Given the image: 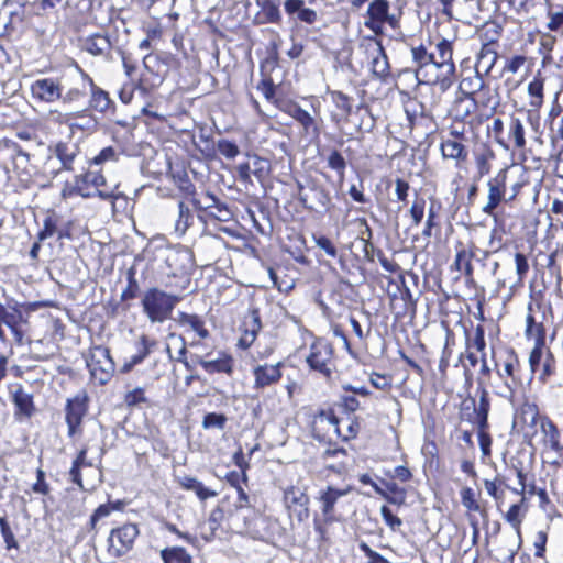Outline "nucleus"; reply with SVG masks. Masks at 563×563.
<instances>
[{
	"label": "nucleus",
	"instance_id": "obj_1",
	"mask_svg": "<svg viewBox=\"0 0 563 563\" xmlns=\"http://www.w3.org/2000/svg\"><path fill=\"white\" fill-rule=\"evenodd\" d=\"M180 300V296L168 294L158 287H151L144 291L141 306L152 323H163L170 318Z\"/></svg>",
	"mask_w": 563,
	"mask_h": 563
},
{
	"label": "nucleus",
	"instance_id": "obj_2",
	"mask_svg": "<svg viewBox=\"0 0 563 563\" xmlns=\"http://www.w3.org/2000/svg\"><path fill=\"white\" fill-rule=\"evenodd\" d=\"M438 58L435 57V69L438 73L426 79L429 84H439L442 90L452 85V77L455 73V65L452 60V43L441 40L437 44Z\"/></svg>",
	"mask_w": 563,
	"mask_h": 563
},
{
	"label": "nucleus",
	"instance_id": "obj_3",
	"mask_svg": "<svg viewBox=\"0 0 563 563\" xmlns=\"http://www.w3.org/2000/svg\"><path fill=\"white\" fill-rule=\"evenodd\" d=\"M87 366L92 378L100 385L107 384L115 369L109 349L103 346H96L91 350L87 358Z\"/></svg>",
	"mask_w": 563,
	"mask_h": 563
},
{
	"label": "nucleus",
	"instance_id": "obj_4",
	"mask_svg": "<svg viewBox=\"0 0 563 563\" xmlns=\"http://www.w3.org/2000/svg\"><path fill=\"white\" fill-rule=\"evenodd\" d=\"M298 197L305 208L318 210L327 208L331 201L329 192L316 179H308L306 184L298 183Z\"/></svg>",
	"mask_w": 563,
	"mask_h": 563
},
{
	"label": "nucleus",
	"instance_id": "obj_5",
	"mask_svg": "<svg viewBox=\"0 0 563 563\" xmlns=\"http://www.w3.org/2000/svg\"><path fill=\"white\" fill-rule=\"evenodd\" d=\"M139 533L137 526L133 523L112 529L108 539L109 552L115 558L126 554L133 548Z\"/></svg>",
	"mask_w": 563,
	"mask_h": 563
},
{
	"label": "nucleus",
	"instance_id": "obj_6",
	"mask_svg": "<svg viewBox=\"0 0 563 563\" xmlns=\"http://www.w3.org/2000/svg\"><path fill=\"white\" fill-rule=\"evenodd\" d=\"M332 354V346L322 340H318L310 346L307 363L312 369L318 371L325 377H330L333 366Z\"/></svg>",
	"mask_w": 563,
	"mask_h": 563
},
{
	"label": "nucleus",
	"instance_id": "obj_7",
	"mask_svg": "<svg viewBox=\"0 0 563 563\" xmlns=\"http://www.w3.org/2000/svg\"><path fill=\"white\" fill-rule=\"evenodd\" d=\"M284 503L286 508L292 512L298 521L302 522L309 518V496L306 488L289 486L284 490Z\"/></svg>",
	"mask_w": 563,
	"mask_h": 563
},
{
	"label": "nucleus",
	"instance_id": "obj_8",
	"mask_svg": "<svg viewBox=\"0 0 563 563\" xmlns=\"http://www.w3.org/2000/svg\"><path fill=\"white\" fill-rule=\"evenodd\" d=\"M506 180H507V169H501L497 173L495 177L488 180V196L487 202L482 208L483 212L496 217L495 210L499 206V203L505 198L506 194Z\"/></svg>",
	"mask_w": 563,
	"mask_h": 563
},
{
	"label": "nucleus",
	"instance_id": "obj_9",
	"mask_svg": "<svg viewBox=\"0 0 563 563\" xmlns=\"http://www.w3.org/2000/svg\"><path fill=\"white\" fill-rule=\"evenodd\" d=\"M48 153H52L56 157L60 168H64L65 172H73L80 154V147L73 141H59L49 145Z\"/></svg>",
	"mask_w": 563,
	"mask_h": 563
},
{
	"label": "nucleus",
	"instance_id": "obj_10",
	"mask_svg": "<svg viewBox=\"0 0 563 563\" xmlns=\"http://www.w3.org/2000/svg\"><path fill=\"white\" fill-rule=\"evenodd\" d=\"M389 3L387 0H374L369 3L367 9V14L369 18V22H366L365 25L376 31L384 23H388L390 26H396L398 20L395 15H390L389 13Z\"/></svg>",
	"mask_w": 563,
	"mask_h": 563
},
{
	"label": "nucleus",
	"instance_id": "obj_11",
	"mask_svg": "<svg viewBox=\"0 0 563 563\" xmlns=\"http://www.w3.org/2000/svg\"><path fill=\"white\" fill-rule=\"evenodd\" d=\"M242 328L243 333L238 342V346L246 350L254 343L262 329L261 316L257 308L251 307L249 309L247 314L244 317Z\"/></svg>",
	"mask_w": 563,
	"mask_h": 563
},
{
	"label": "nucleus",
	"instance_id": "obj_12",
	"mask_svg": "<svg viewBox=\"0 0 563 563\" xmlns=\"http://www.w3.org/2000/svg\"><path fill=\"white\" fill-rule=\"evenodd\" d=\"M86 412L87 406L84 397L75 396L74 398L67 400L66 423L68 426L69 437H74L80 432L79 427Z\"/></svg>",
	"mask_w": 563,
	"mask_h": 563
},
{
	"label": "nucleus",
	"instance_id": "obj_13",
	"mask_svg": "<svg viewBox=\"0 0 563 563\" xmlns=\"http://www.w3.org/2000/svg\"><path fill=\"white\" fill-rule=\"evenodd\" d=\"M366 51L372 57L373 74L378 78L387 77L389 75V62L380 41L369 40Z\"/></svg>",
	"mask_w": 563,
	"mask_h": 563
},
{
	"label": "nucleus",
	"instance_id": "obj_14",
	"mask_svg": "<svg viewBox=\"0 0 563 563\" xmlns=\"http://www.w3.org/2000/svg\"><path fill=\"white\" fill-rule=\"evenodd\" d=\"M31 92L34 98L45 102H54L62 96V86L52 78L37 79L32 84Z\"/></svg>",
	"mask_w": 563,
	"mask_h": 563
},
{
	"label": "nucleus",
	"instance_id": "obj_15",
	"mask_svg": "<svg viewBox=\"0 0 563 563\" xmlns=\"http://www.w3.org/2000/svg\"><path fill=\"white\" fill-rule=\"evenodd\" d=\"M280 367L282 363L255 366L253 368V375L255 378L254 387L256 389H262L278 383L282 378Z\"/></svg>",
	"mask_w": 563,
	"mask_h": 563
},
{
	"label": "nucleus",
	"instance_id": "obj_16",
	"mask_svg": "<svg viewBox=\"0 0 563 563\" xmlns=\"http://www.w3.org/2000/svg\"><path fill=\"white\" fill-rule=\"evenodd\" d=\"M283 110L302 126L303 132L307 135H319L320 129L316 119L299 104L291 102L288 103Z\"/></svg>",
	"mask_w": 563,
	"mask_h": 563
},
{
	"label": "nucleus",
	"instance_id": "obj_17",
	"mask_svg": "<svg viewBox=\"0 0 563 563\" xmlns=\"http://www.w3.org/2000/svg\"><path fill=\"white\" fill-rule=\"evenodd\" d=\"M478 388L477 393L479 395L478 402H475V399H471L474 406V412L476 416V424L478 429H486L488 426V412L490 409L489 394L485 388V383L482 377L477 378Z\"/></svg>",
	"mask_w": 563,
	"mask_h": 563
},
{
	"label": "nucleus",
	"instance_id": "obj_18",
	"mask_svg": "<svg viewBox=\"0 0 563 563\" xmlns=\"http://www.w3.org/2000/svg\"><path fill=\"white\" fill-rule=\"evenodd\" d=\"M347 489H338L329 486L324 492L320 495L321 510L324 517L325 522L338 521V517L335 516L334 506L338 499L347 494Z\"/></svg>",
	"mask_w": 563,
	"mask_h": 563
},
{
	"label": "nucleus",
	"instance_id": "obj_19",
	"mask_svg": "<svg viewBox=\"0 0 563 563\" xmlns=\"http://www.w3.org/2000/svg\"><path fill=\"white\" fill-rule=\"evenodd\" d=\"M192 358L208 374L225 373L230 375L233 371V360L225 353H219V357L214 360H206L199 355H194Z\"/></svg>",
	"mask_w": 563,
	"mask_h": 563
},
{
	"label": "nucleus",
	"instance_id": "obj_20",
	"mask_svg": "<svg viewBox=\"0 0 563 563\" xmlns=\"http://www.w3.org/2000/svg\"><path fill=\"white\" fill-rule=\"evenodd\" d=\"M284 8L288 15H296L298 21L306 24H314L318 21V13L310 8H306L303 0H286Z\"/></svg>",
	"mask_w": 563,
	"mask_h": 563
},
{
	"label": "nucleus",
	"instance_id": "obj_21",
	"mask_svg": "<svg viewBox=\"0 0 563 563\" xmlns=\"http://www.w3.org/2000/svg\"><path fill=\"white\" fill-rule=\"evenodd\" d=\"M496 40H492L489 43H486L482 46L475 65V71L481 75H487L496 64L498 58V54L494 48V42Z\"/></svg>",
	"mask_w": 563,
	"mask_h": 563
},
{
	"label": "nucleus",
	"instance_id": "obj_22",
	"mask_svg": "<svg viewBox=\"0 0 563 563\" xmlns=\"http://www.w3.org/2000/svg\"><path fill=\"white\" fill-rule=\"evenodd\" d=\"M157 346L155 340L150 339L146 335H141L137 342V352L131 356L129 362H125L122 366V372H130L135 365L142 363L145 357Z\"/></svg>",
	"mask_w": 563,
	"mask_h": 563
},
{
	"label": "nucleus",
	"instance_id": "obj_23",
	"mask_svg": "<svg viewBox=\"0 0 563 563\" xmlns=\"http://www.w3.org/2000/svg\"><path fill=\"white\" fill-rule=\"evenodd\" d=\"M440 148L443 158L454 159L456 164L467 159L468 152L462 141L443 139Z\"/></svg>",
	"mask_w": 563,
	"mask_h": 563
},
{
	"label": "nucleus",
	"instance_id": "obj_24",
	"mask_svg": "<svg viewBox=\"0 0 563 563\" xmlns=\"http://www.w3.org/2000/svg\"><path fill=\"white\" fill-rule=\"evenodd\" d=\"M411 55L413 62L418 65L416 76L420 80V76L427 67L435 69V55L428 53L423 45L412 47Z\"/></svg>",
	"mask_w": 563,
	"mask_h": 563
},
{
	"label": "nucleus",
	"instance_id": "obj_25",
	"mask_svg": "<svg viewBox=\"0 0 563 563\" xmlns=\"http://www.w3.org/2000/svg\"><path fill=\"white\" fill-rule=\"evenodd\" d=\"M85 49L95 56L106 55L111 51V42L104 34H93L86 38Z\"/></svg>",
	"mask_w": 563,
	"mask_h": 563
},
{
	"label": "nucleus",
	"instance_id": "obj_26",
	"mask_svg": "<svg viewBox=\"0 0 563 563\" xmlns=\"http://www.w3.org/2000/svg\"><path fill=\"white\" fill-rule=\"evenodd\" d=\"M179 485L186 490H192L200 500H206L217 495L216 492L205 487L197 478L188 475L178 477Z\"/></svg>",
	"mask_w": 563,
	"mask_h": 563
},
{
	"label": "nucleus",
	"instance_id": "obj_27",
	"mask_svg": "<svg viewBox=\"0 0 563 563\" xmlns=\"http://www.w3.org/2000/svg\"><path fill=\"white\" fill-rule=\"evenodd\" d=\"M13 404L18 411L16 413L25 417H31L35 410L33 404V397L23 390L22 386H19L12 395Z\"/></svg>",
	"mask_w": 563,
	"mask_h": 563
},
{
	"label": "nucleus",
	"instance_id": "obj_28",
	"mask_svg": "<svg viewBox=\"0 0 563 563\" xmlns=\"http://www.w3.org/2000/svg\"><path fill=\"white\" fill-rule=\"evenodd\" d=\"M476 109V101L473 97H459L452 108V115L456 121H464Z\"/></svg>",
	"mask_w": 563,
	"mask_h": 563
},
{
	"label": "nucleus",
	"instance_id": "obj_29",
	"mask_svg": "<svg viewBox=\"0 0 563 563\" xmlns=\"http://www.w3.org/2000/svg\"><path fill=\"white\" fill-rule=\"evenodd\" d=\"M330 97L336 109L340 111L339 114H333L332 119L336 122H339L341 118L346 119L352 112L351 98L341 91H331Z\"/></svg>",
	"mask_w": 563,
	"mask_h": 563
},
{
	"label": "nucleus",
	"instance_id": "obj_30",
	"mask_svg": "<svg viewBox=\"0 0 563 563\" xmlns=\"http://www.w3.org/2000/svg\"><path fill=\"white\" fill-rule=\"evenodd\" d=\"M541 431L544 434L545 443L555 452H560L563 446L560 443V431L556 426L549 419L541 422Z\"/></svg>",
	"mask_w": 563,
	"mask_h": 563
},
{
	"label": "nucleus",
	"instance_id": "obj_31",
	"mask_svg": "<svg viewBox=\"0 0 563 563\" xmlns=\"http://www.w3.org/2000/svg\"><path fill=\"white\" fill-rule=\"evenodd\" d=\"M178 322L183 327H188L191 331H195L200 339H207L209 331L205 328V322L197 314H188L185 312L179 313Z\"/></svg>",
	"mask_w": 563,
	"mask_h": 563
},
{
	"label": "nucleus",
	"instance_id": "obj_32",
	"mask_svg": "<svg viewBox=\"0 0 563 563\" xmlns=\"http://www.w3.org/2000/svg\"><path fill=\"white\" fill-rule=\"evenodd\" d=\"M87 452L88 449L86 446L79 451L69 471L71 482L75 483L80 488H84L80 468L84 466H92V463L87 460Z\"/></svg>",
	"mask_w": 563,
	"mask_h": 563
},
{
	"label": "nucleus",
	"instance_id": "obj_33",
	"mask_svg": "<svg viewBox=\"0 0 563 563\" xmlns=\"http://www.w3.org/2000/svg\"><path fill=\"white\" fill-rule=\"evenodd\" d=\"M90 86H91V99L90 106L97 111L104 112L109 109L111 104V100L109 98L108 92L95 86L91 78L87 77Z\"/></svg>",
	"mask_w": 563,
	"mask_h": 563
},
{
	"label": "nucleus",
	"instance_id": "obj_34",
	"mask_svg": "<svg viewBox=\"0 0 563 563\" xmlns=\"http://www.w3.org/2000/svg\"><path fill=\"white\" fill-rule=\"evenodd\" d=\"M485 87L483 75L475 74L472 77L463 78L460 82L459 89L465 97H473L476 92Z\"/></svg>",
	"mask_w": 563,
	"mask_h": 563
},
{
	"label": "nucleus",
	"instance_id": "obj_35",
	"mask_svg": "<svg viewBox=\"0 0 563 563\" xmlns=\"http://www.w3.org/2000/svg\"><path fill=\"white\" fill-rule=\"evenodd\" d=\"M544 79L534 77L528 85L529 104L532 108H540L543 103Z\"/></svg>",
	"mask_w": 563,
	"mask_h": 563
},
{
	"label": "nucleus",
	"instance_id": "obj_36",
	"mask_svg": "<svg viewBox=\"0 0 563 563\" xmlns=\"http://www.w3.org/2000/svg\"><path fill=\"white\" fill-rule=\"evenodd\" d=\"M164 563H191V556L184 548H166L161 552Z\"/></svg>",
	"mask_w": 563,
	"mask_h": 563
},
{
	"label": "nucleus",
	"instance_id": "obj_37",
	"mask_svg": "<svg viewBox=\"0 0 563 563\" xmlns=\"http://www.w3.org/2000/svg\"><path fill=\"white\" fill-rule=\"evenodd\" d=\"M385 487L388 494L384 493L379 488H376V492L384 496L391 504L402 505L405 503L406 490L404 488L399 487L394 482L385 483Z\"/></svg>",
	"mask_w": 563,
	"mask_h": 563
},
{
	"label": "nucleus",
	"instance_id": "obj_38",
	"mask_svg": "<svg viewBox=\"0 0 563 563\" xmlns=\"http://www.w3.org/2000/svg\"><path fill=\"white\" fill-rule=\"evenodd\" d=\"M194 216L190 212L189 208L185 206L183 201L178 203V219L175 223V231L183 235L186 233L188 228L192 224Z\"/></svg>",
	"mask_w": 563,
	"mask_h": 563
},
{
	"label": "nucleus",
	"instance_id": "obj_39",
	"mask_svg": "<svg viewBox=\"0 0 563 563\" xmlns=\"http://www.w3.org/2000/svg\"><path fill=\"white\" fill-rule=\"evenodd\" d=\"M261 7L262 15L267 23H279L282 21V14L278 5L272 0H261L257 2Z\"/></svg>",
	"mask_w": 563,
	"mask_h": 563
},
{
	"label": "nucleus",
	"instance_id": "obj_40",
	"mask_svg": "<svg viewBox=\"0 0 563 563\" xmlns=\"http://www.w3.org/2000/svg\"><path fill=\"white\" fill-rule=\"evenodd\" d=\"M472 252L467 251L465 247H461L456 252V256L453 263V266L460 271L464 272L466 276H472L473 274V267L471 264L472 260Z\"/></svg>",
	"mask_w": 563,
	"mask_h": 563
},
{
	"label": "nucleus",
	"instance_id": "obj_41",
	"mask_svg": "<svg viewBox=\"0 0 563 563\" xmlns=\"http://www.w3.org/2000/svg\"><path fill=\"white\" fill-rule=\"evenodd\" d=\"M545 333L544 329L538 327V334L536 335V346L530 353L529 363L532 372H536V367L540 364L542 357V346L544 344Z\"/></svg>",
	"mask_w": 563,
	"mask_h": 563
},
{
	"label": "nucleus",
	"instance_id": "obj_42",
	"mask_svg": "<svg viewBox=\"0 0 563 563\" xmlns=\"http://www.w3.org/2000/svg\"><path fill=\"white\" fill-rule=\"evenodd\" d=\"M520 384V380L512 379L511 382H508V379H505L504 382L496 386L495 393L497 396L514 404L515 394L516 390L519 388Z\"/></svg>",
	"mask_w": 563,
	"mask_h": 563
},
{
	"label": "nucleus",
	"instance_id": "obj_43",
	"mask_svg": "<svg viewBox=\"0 0 563 563\" xmlns=\"http://www.w3.org/2000/svg\"><path fill=\"white\" fill-rule=\"evenodd\" d=\"M509 136L514 140L516 147L522 148L526 145L523 124L518 118H511Z\"/></svg>",
	"mask_w": 563,
	"mask_h": 563
},
{
	"label": "nucleus",
	"instance_id": "obj_44",
	"mask_svg": "<svg viewBox=\"0 0 563 563\" xmlns=\"http://www.w3.org/2000/svg\"><path fill=\"white\" fill-rule=\"evenodd\" d=\"M252 174L258 179L263 180L265 179L271 170L269 162L265 158H262L257 155L252 156V164H251Z\"/></svg>",
	"mask_w": 563,
	"mask_h": 563
},
{
	"label": "nucleus",
	"instance_id": "obj_45",
	"mask_svg": "<svg viewBox=\"0 0 563 563\" xmlns=\"http://www.w3.org/2000/svg\"><path fill=\"white\" fill-rule=\"evenodd\" d=\"M327 423L331 426L334 431L340 434L339 430V419L335 417V415L331 410H320L317 415H314L312 420L313 429L318 424Z\"/></svg>",
	"mask_w": 563,
	"mask_h": 563
},
{
	"label": "nucleus",
	"instance_id": "obj_46",
	"mask_svg": "<svg viewBox=\"0 0 563 563\" xmlns=\"http://www.w3.org/2000/svg\"><path fill=\"white\" fill-rule=\"evenodd\" d=\"M43 175L46 178H56L62 172H65L64 168H60L59 162L56 159V157L48 153V156L46 157L43 167H42Z\"/></svg>",
	"mask_w": 563,
	"mask_h": 563
},
{
	"label": "nucleus",
	"instance_id": "obj_47",
	"mask_svg": "<svg viewBox=\"0 0 563 563\" xmlns=\"http://www.w3.org/2000/svg\"><path fill=\"white\" fill-rule=\"evenodd\" d=\"M494 157H495V154L490 150H487V151L476 155L475 163H476L477 174L479 177H483L490 172V161L494 159Z\"/></svg>",
	"mask_w": 563,
	"mask_h": 563
},
{
	"label": "nucleus",
	"instance_id": "obj_48",
	"mask_svg": "<svg viewBox=\"0 0 563 563\" xmlns=\"http://www.w3.org/2000/svg\"><path fill=\"white\" fill-rule=\"evenodd\" d=\"M462 505L468 511L482 512V508L475 497V493L471 487H464L461 490Z\"/></svg>",
	"mask_w": 563,
	"mask_h": 563
},
{
	"label": "nucleus",
	"instance_id": "obj_49",
	"mask_svg": "<svg viewBox=\"0 0 563 563\" xmlns=\"http://www.w3.org/2000/svg\"><path fill=\"white\" fill-rule=\"evenodd\" d=\"M77 183L84 185L86 188L88 185H92L96 188L106 185V178L100 173L88 172L85 174L76 175Z\"/></svg>",
	"mask_w": 563,
	"mask_h": 563
},
{
	"label": "nucleus",
	"instance_id": "obj_50",
	"mask_svg": "<svg viewBox=\"0 0 563 563\" xmlns=\"http://www.w3.org/2000/svg\"><path fill=\"white\" fill-rule=\"evenodd\" d=\"M140 290L137 280L135 279V273L133 268L128 272V286L121 294V300L126 301L136 298Z\"/></svg>",
	"mask_w": 563,
	"mask_h": 563
},
{
	"label": "nucleus",
	"instance_id": "obj_51",
	"mask_svg": "<svg viewBox=\"0 0 563 563\" xmlns=\"http://www.w3.org/2000/svg\"><path fill=\"white\" fill-rule=\"evenodd\" d=\"M228 418L223 413L210 412L203 417L202 428L203 429H224Z\"/></svg>",
	"mask_w": 563,
	"mask_h": 563
},
{
	"label": "nucleus",
	"instance_id": "obj_52",
	"mask_svg": "<svg viewBox=\"0 0 563 563\" xmlns=\"http://www.w3.org/2000/svg\"><path fill=\"white\" fill-rule=\"evenodd\" d=\"M62 195L64 197H67V196H74V195H79L84 198H90L93 196V194H91L90 191H86V187L84 185H80L77 183V177L75 176L74 177V181L73 183H66L63 190H62Z\"/></svg>",
	"mask_w": 563,
	"mask_h": 563
},
{
	"label": "nucleus",
	"instance_id": "obj_53",
	"mask_svg": "<svg viewBox=\"0 0 563 563\" xmlns=\"http://www.w3.org/2000/svg\"><path fill=\"white\" fill-rule=\"evenodd\" d=\"M505 519L507 522H509L512 526V528L520 536V525L522 521L521 505L515 504V505L510 506V508L508 509V511L505 515Z\"/></svg>",
	"mask_w": 563,
	"mask_h": 563
},
{
	"label": "nucleus",
	"instance_id": "obj_54",
	"mask_svg": "<svg viewBox=\"0 0 563 563\" xmlns=\"http://www.w3.org/2000/svg\"><path fill=\"white\" fill-rule=\"evenodd\" d=\"M219 199L212 192H205L200 198H192V205L200 210H210L217 205Z\"/></svg>",
	"mask_w": 563,
	"mask_h": 563
},
{
	"label": "nucleus",
	"instance_id": "obj_55",
	"mask_svg": "<svg viewBox=\"0 0 563 563\" xmlns=\"http://www.w3.org/2000/svg\"><path fill=\"white\" fill-rule=\"evenodd\" d=\"M218 152L225 158L233 159L240 154L238 145L228 140H221L218 142Z\"/></svg>",
	"mask_w": 563,
	"mask_h": 563
},
{
	"label": "nucleus",
	"instance_id": "obj_56",
	"mask_svg": "<svg viewBox=\"0 0 563 563\" xmlns=\"http://www.w3.org/2000/svg\"><path fill=\"white\" fill-rule=\"evenodd\" d=\"M515 264H516V274H517V283L521 284L529 271V263L525 254L516 253L515 254Z\"/></svg>",
	"mask_w": 563,
	"mask_h": 563
},
{
	"label": "nucleus",
	"instance_id": "obj_57",
	"mask_svg": "<svg viewBox=\"0 0 563 563\" xmlns=\"http://www.w3.org/2000/svg\"><path fill=\"white\" fill-rule=\"evenodd\" d=\"M328 165L331 169L336 170L341 176H343L346 162L339 151L333 150L328 157Z\"/></svg>",
	"mask_w": 563,
	"mask_h": 563
},
{
	"label": "nucleus",
	"instance_id": "obj_58",
	"mask_svg": "<svg viewBox=\"0 0 563 563\" xmlns=\"http://www.w3.org/2000/svg\"><path fill=\"white\" fill-rule=\"evenodd\" d=\"M0 530L4 539L7 549L18 548V542L14 538L13 531L11 530L4 517H0Z\"/></svg>",
	"mask_w": 563,
	"mask_h": 563
},
{
	"label": "nucleus",
	"instance_id": "obj_59",
	"mask_svg": "<svg viewBox=\"0 0 563 563\" xmlns=\"http://www.w3.org/2000/svg\"><path fill=\"white\" fill-rule=\"evenodd\" d=\"M380 514H382V517H383L384 521L386 522V525L393 531H396L402 525L401 519L399 517L395 516L387 506H383L380 508Z\"/></svg>",
	"mask_w": 563,
	"mask_h": 563
},
{
	"label": "nucleus",
	"instance_id": "obj_60",
	"mask_svg": "<svg viewBox=\"0 0 563 563\" xmlns=\"http://www.w3.org/2000/svg\"><path fill=\"white\" fill-rule=\"evenodd\" d=\"M57 232L56 220L53 217H47L44 220L43 229L38 232V241H44Z\"/></svg>",
	"mask_w": 563,
	"mask_h": 563
},
{
	"label": "nucleus",
	"instance_id": "obj_61",
	"mask_svg": "<svg viewBox=\"0 0 563 563\" xmlns=\"http://www.w3.org/2000/svg\"><path fill=\"white\" fill-rule=\"evenodd\" d=\"M124 401L129 407L136 406L141 402L146 401V397L144 394V389L141 387L134 388L133 390L129 391L125 397Z\"/></svg>",
	"mask_w": 563,
	"mask_h": 563
},
{
	"label": "nucleus",
	"instance_id": "obj_62",
	"mask_svg": "<svg viewBox=\"0 0 563 563\" xmlns=\"http://www.w3.org/2000/svg\"><path fill=\"white\" fill-rule=\"evenodd\" d=\"M547 15L549 18L547 27L550 31H553V32L563 31V12H552L551 10H548Z\"/></svg>",
	"mask_w": 563,
	"mask_h": 563
},
{
	"label": "nucleus",
	"instance_id": "obj_63",
	"mask_svg": "<svg viewBox=\"0 0 563 563\" xmlns=\"http://www.w3.org/2000/svg\"><path fill=\"white\" fill-rule=\"evenodd\" d=\"M449 140L466 141L465 124L463 121H454L449 128Z\"/></svg>",
	"mask_w": 563,
	"mask_h": 563
},
{
	"label": "nucleus",
	"instance_id": "obj_64",
	"mask_svg": "<svg viewBox=\"0 0 563 563\" xmlns=\"http://www.w3.org/2000/svg\"><path fill=\"white\" fill-rule=\"evenodd\" d=\"M410 216L412 218L413 225L417 227L421 223L424 214V200H416L410 208Z\"/></svg>",
	"mask_w": 563,
	"mask_h": 563
}]
</instances>
